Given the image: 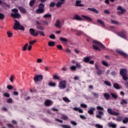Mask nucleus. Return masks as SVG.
Instances as JSON below:
<instances>
[{
  "label": "nucleus",
  "mask_w": 128,
  "mask_h": 128,
  "mask_svg": "<svg viewBox=\"0 0 128 128\" xmlns=\"http://www.w3.org/2000/svg\"><path fill=\"white\" fill-rule=\"evenodd\" d=\"M14 29L15 30H23L24 32V26H21L20 24V22L17 21L16 20H14Z\"/></svg>",
  "instance_id": "nucleus-1"
},
{
  "label": "nucleus",
  "mask_w": 128,
  "mask_h": 128,
  "mask_svg": "<svg viewBox=\"0 0 128 128\" xmlns=\"http://www.w3.org/2000/svg\"><path fill=\"white\" fill-rule=\"evenodd\" d=\"M12 12L11 14V16L14 18H20V15L18 14V10L16 8H13L12 10Z\"/></svg>",
  "instance_id": "nucleus-2"
},
{
  "label": "nucleus",
  "mask_w": 128,
  "mask_h": 128,
  "mask_svg": "<svg viewBox=\"0 0 128 128\" xmlns=\"http://www.w3.org/2000/svg\"><path fill=\"white\" fill-rule=\"evenodd\" d=\"M128 72V70L124 68L120 70V76H122L124 80L126 81L128 80V77L126 76V74Z\"/></svg>",
  "instance_id": "nucleus-3"
},
{
  "label": "nucleus",
  "mask_w": 128,
  "mask_h": 128,
  "mask_svg": "<svg viewBox=\"0 0 128 128\" xmlns=\"http://www.w3.org/2000/svg\"><path fill=\"white\" fill-rule=\"evenodd\" d=\"M97 110H100L98 111V114L96 115V118H102V116H104V114L102 111L100 110H104V108L100 106H98L96 107Z\"/></svg>",
  "instance_id": "nucleus-4"
},
{
  "label": "nucleus",
  "mask_w": 128,
  "mask_h": 128,
  "mask_svg": "<svg viewBox=\"0 0 128 128\" xmlns=\"http://www.w3.org/2000/svg\"><path fill=\"white\" fill-rule=\"evenodd\" d=\"M76 68H78L79 70L82 68V65L78 62H76V66H70V70L72 72H76Z\"/></svg>",
  "instance_id": "nucleus-5"
},
{
  "label": "nucleus",
  "mask_w": 128,
  "mask_h": 128,
  "mask_svg": "<svg viewBox=\"0 0 128 128\" xmlns=\"http://www.w3.org/2000/svg\"><path fill=\"white\" fill-rule=\"evenodd\" d=\"M58 86L60 90H64L66 88V82L65 80L60 81Z\"/></svg>",
  "instance_id": "nucleus-6"
},
{
  "label": "nucleus",
  "mask_w": 128,
  "mask_h": 128,
  "mask_svg": "<svg viewBox=\"0 0 128 128\" xmlns=\"http://www.w3.org/2000/svg\"><path fill=\"white\" fill-rule=\"evenodd\" d=\"M107 112L108 114H110L111 116H118L120 115L119 112H116L112 110V108L108 109Z\"/></svg>",
  "instance_id": "nucleus-7"
},
{
  "label": "nucleus",
  "mask_w": 128,
  "mask_h": 128,
  "mask_svg": "<svg viewBox=\"0 0 128 128\" xmlns=\"http://www.w3.org/2000/svg\"><path fill=\"white\" fill-rule=\"evenodd\" d=\"M117 10H120V11H118L117 12L119 16L120 14H124V12H126V10L124 8V9L122 8V7L120 6L117 8Z\"/></svg>",
  "instance_id": "nucleus-8"
},
{
  "label": "nucleus",
  "mask_w": 128,
  "mask_h": 128,
  "mask_svg": "<svg viewBox=\"0 0 128 128\" xmlns=\"http://www.w3.org/2000/svg\"><path fill=\"white\" fill-rule=\"evenodd\" d=\"M34 80V82H42L44 80V77L42 74L36 75Z\"/></svg>",
  "instance_id": "nucleus-9"
},
{
  "label": "nucleus",
  "mask_w": 128,
  "mask_h": 128,
  "mask_svg": "<svg viewBox=\"0 0 128 128\" xmlns=\"http://www.w3.org/2000/svg\"><path fill=\"white\" fill-rule=\"evenodd\" d=\"M126 31H122L121 32H119L117 33L118 36L124 38V40H126Z\"/></svg>",
  "instance_id": "nucleus-10"
},
{
  "label": "nucleus",
  "mask_w": 128,
  "mask_h": 128,
  "mask_svg": "<svg viewBox=\"0 0 128 128\" xmlns=\"http://www.w3.org/2000/svg\"><path fill=\"white\" fill-rule=\"evenodd\" d=\"M29 32L30 33V34L31 36H38V30H34V29L31 28L29 30Z\"/></svg>",
  "instance_id": "nucleus-11"
},
{
  "label": "nucleus",
  "mask_w": 128,
  "mask_h": 128,
  "mask_svg": "<svg viewBox=\"0 0 128 128\" xmlns=\"http://www.w3.org/2000/svg\"><path fill=\"white\" fill-rule=\"evenodd\" d=\"M93 44H96L99 48H102L103 50L106 48V46H104L102 44H101L100 42L96 40H93Z\"/></svg>",
  "instance_id": "nucleus-12"
},
{
  "label": "nucleus",
  "mask_w": 128,
  "mask_h": 128,
  "mask_svg": "<svg viewBox=\"0 0 128 128\" xmlns=\"http://www.w3.org/2000/svg\"><path fill=\"white\" fill-rule=\"evenodd\" d=\"M116 52L119 54H120L121 56H124V58H126L128 57V54H126V52L120 50L119 49L116 50Z\"/></svg>",
  "instance_id": "nucleus-13"
},
{
  "label": "nucleus",
  "mask_w": 128,
  "mask_h": 128,
  "mask_svg": "<svg viewBox=\"0 0 128 128\" xmlns=\"http://www.w3.org/2000/svg\"><path fill=\"white\" fill-rule=\"evenodd\" d=\"M2 8H4L5 10H8V8H10V4H7L6 2L2 3V1L0 0V6H2Z\"/></svg>",
  "instance_id": "nucleus-14"
},
{
  "label": "nucleus",
  "mask_w": 128,
  "mask_h": 128,
  "mask_svg": "<svg viewBox=\"0 0 128 128\" xmlns=\"http://www.w3.org/2000/svg\"><path fill=\"white\" fill-rule=\"evenodd\" d=\"M74 19L76 20H78V22H82L83 20L82 18L78 14H75L74 16Z\"/></svg>",
  "instance_id": "nucleus-15"
},
{
  "label": "nucleus",
  "mask_w": 128,
  "mask_h": 128,
  "mask_svg": "<svg viewBox=\"0 0 128 128\" xmlns=\"http://www.w3.org/2000/svg\"><path fill=\"white\" fill-rule=\"evenodd\" d=\"M82 20H85L86 22H92V20L88 16L82 15Z\"/></svg>",
  "instance_id": "nucleus-16"
},
{
  "label": "nucleus",
  "mask_w": 128,
  "mask_h": 128,
  "mask_svg": "<svg viewBox=\"0 0 128 128\" xmlns=\"http://www.w3.org/2000/svg\"><path fill=\"white\" fill-rule=\"evenodd\" d=\"M75 6L82 7L84 6V5L82 4L81 0H76Z\"/></svg>",
  "instance_id": "nucleus-17"
},
{
  "label": "nucleus",
  "mask_w": 128,
  "mask_h": 128,
  "mask_svg": "<svg viewBox=\"0 0 128 128\" xmlns=\"http://www.w3.org/2000/svg\"><path fill=\"white\" fill-rule=\"evenodd\" d=\"M44 104L46 106H50L52 104V102L50 100H46L44 102Z\"/></svg>",
  "instance_id": "nucleus-18"
},
{
  "label": "nucleus",
  "mask_w": 128,
  "mask_h": 128,
  "mask_svg": "<svg viewBox=\"0 0 128 128\" xmlns=\"http://www.w3.org/2000/svg\"><path fill=\"white\" fill-rule=\"evenodd\" d=\"M18 8L22 14H26V10L23 6H20L18 7Z\"/></svg>",
  "instance_id": "nucleus-19"
},
{
  "label": "nucleus",
  "mask_w": 128,
  "mask_h": 128,
  "mask_svg": "<svg viewBox=\"0 0 128 128\" xmlns=\"http://www.w3.org/2000/svg\"><path fill=\"white\" fill-rule=\"evenodd\" d=\"M55 26H56V28H62V24L60 23V20H56L55 24Z\"/></svg>",
  "instance_id": "nucleus-20"
},
{
  "label": "nucleus",
  "mask_w": 128,
  "mask_h": 128,
  "mask_svg": "<svg viewBox=\"0 0 128 128\" xmlns=\"http://www.w3.org/2000/svg\"><path fill=\"white\" fill-rule=\"evenodd\" d=\"M90 56H86L83 58V62H86V64H88L90 62Z\"/></svg>",
  "instance_id": "nucleus-21"
},
{
  "label": "nucleus",
  "mask_w": 128,
  "mask_h": 128,
  "mask_svg": "<svg viewBox=\"0 0 128 128\" xmlns=\"http://www.w3.org/2000/svg\"><path fill=\"white\" fill-rule=\"evenodd\" d=\"M44 9H41L38 8L36 10V13L38 14H44Z\"/></svg>",
  "instance_id": "nucleus-22"
},
{
  "label": "nucleus",
  "mask_w": 128,
  "mask_h": 128,
  "mask_svg": "<svg viewBox=\"0 0 128 128\" xmlns=\"http://www.w3.org/2000/svg\"><path fill=\"white\" fill-rule=\"evenodd\" d=\"M74 110H75V112H80V114L84 113V110L82 109H81L80 108L74 107Z\"/></svg>",
  "instance_id": "nucleus-23"
},
{
  "label": "nucleus",
  "mask_w": 128,
  "mask_h": 128,
  "mask_svg": "<svg viewBox=\"0 0 128 128\" xmlns=\"http://www.w3.org/2000/svg\"><path fill=\"white\" fill-rule=\"evenodd\" d=\"M95 110L96 109L94 108L91 107L90 108V110H88V114L92 116V114H94V112Z\"/></svg>",
  "instance_id": "nucleus-24"
},
{
  "label": "nucleus",
  "mask_w": 128,
  "mask_h": 128,
  "mask_svg": "<svg viewBox=\"0 0 128 128\" xmlns=\"http://www.w3.org/2000/svg\"><path fill=\"white\" fill-rule=\"evenodd\" d=\"M88 10H90V12H94V14H98V11L96 10V9L94 8H88Z\"/></svg>",
  "instance_id": "nucleus-25"
},
{
  "label": "nucleus",
  "mask_w": 128,
  "mask_h": 128,
  "mask_svg": "<svg viewBox=\"0 0 128 128\" xmlns=\"http://www.w3.org/2000/svg\"><path fill=\"white\" fill-rule=\"evenodd\" d=\"M97 22L101 24L103 28H104V26H106V24H104V22L102 20L100 19L97 20Z\"/></svg>",
  "instance_id": "nucleus-26"
},
{
  "label": "nucleus",
  "mask_w": 128,
  "mask_h": 128,
  "mask_svg": "<svg viewBox=\"0 0 128 128\" xmlns=\"http://www.w3.org/2000/svg\"><path fill=\"white\" fill-rule=\"evenodd\" d=\"M104 98H105L106 100H110V94H108V93H104Z\"/></svg>",
  "instance_id": "nucleus-27"
},
{
  "label": "nucleus",
  "mask_w": 128,
  "mask_h": 128,
  "mask_svg": "<svg viewBox=\"0 0 128 128\" xmlns=\"http://www.w3.org/2000/svg\"><path fill=\"white\" fill-rule=\"evenodd\" d=\"M120 104H121V106H124V104H128V102L124 99H122L121 100Z\"/></svg>",
  "instance_id": "nucleus-28"
},
{
  "label": "nucleus",
  "mask_w": 128,
  "mask_h": 128,
  "mask_svg": "<svg viewBox=\"0 0 128 128\" xmlns=\"http://www.w3.org/2000/svg\"><path fill=\"white\" fill-rule=\"evenodd\" d=\"M108 126L112 128H116V124H112V122H110L108 124Z\"/></svg>",
  "instance_id": "nucleus-29"
},
{
  "label": "nucleus",
  "mask_w": 128,
  "mask_h": 128,
  "mask_svg": "<svg viewBox=\"0 0 128 128\" xmlns=\"http://www.w3.org/2000/svg\"><path fill=\"white\" fill-rule=\"evenodd\" d=\"M44 18H52V14H45L44 16Z\"/></svg>",
  "instance_id": "nucleus-30"
},
{
  "label": "nucleus",
  "mask_w": 128,
  "mask_h": 128,
  "mask_svg": "<svg viewBox=\"0 0 128 128\" xmlns=\"http://www.w3.org/2000/svg\"><path fill=\"white\" fill-rule=\"evenodd\" d=\"M48 84L50 86H52L53 88H54V86H56V83L54 82H50Z\"/></svg>",
  "instance_id": "nucleus-31"
},
{
  "label": "nucleus",
  "mask_w": 128,
  "mask_h": 128,
  "mask_svg": "<svg viewBox=\"0 0 128 128\" xmlns=\"http://www.w3.org/2000/svg\"><path fill=\"white\" fill-rule=\"evenodd\" d=\"M34 4H36V0H30L29 3V6H31V7L33 6Z\"/></svg>",
  "instance_id": "nucleus-32"
},
{
  "label": "nucleus",
  "mask_w": 128,
  "mask_h": 128,
  "mask_svg": "<svg viewBox=\"0 0 128 128\" xmlns=\"http://www.w3.org/2000/svg\"><path fill=\"white\" fill-rule=\"evenodd\" d=\"M38 8H41L42 10H44V4L42 3H40L38 5Z\"/></svg>",
  "instance_id": "nucleus-33"
},
{
  "label": "nucleus",
  "mask_w": 128,
  "mask_h": 128,
  "mask_svg": "<svg viewBox=\"0 0 128 128\" xmlns=\"http://www.w3.org/2000/svg\"><path fill=\"white\" fill-rule=\"evenodd\" d=\"M48 46H54L56 43L54 42H49L48 43Z\"/></svg>",
  "instance_id": "nucleus-34"
},
{
  "label": "nucleus",
  "mask_w": 128,
  "mask_h": 128,
  "mask_svg": "<svg viewBox=\"0 0 128 128\" xmlns=\"http://www.w3.org/2000/svg\"><path fill=\"white\" fill-rule=\"evenodd\" d=\"M114 88H116V90H120V85L118 84V83H115L114 85H113Z\"/></svg>",
  "instance_id": "nucleus-35"
},
{
  "label": "nucleus",
  "mask_w": 128,
  "mask_h": 128,
  "mask_svg": "<svg viewBox=\"0 0 128 128\" xmlns=\"http://www.w3.org/2000/svg\"><path fill=\"white\" fill-rule=\"evenodd\" d=\"M60 42H68V39L62 38V37H60Z\"/></svg>",
  "instance_id": "nucleus-36"
},
{
  "label": "nucleus",
  "mask_w": 128,
  "mask_h": 128,
  "mask_svg": "<svg viewBox=\"0 0 128 128\" xmlns=\"http://www.w3.org/2000/svg\"><path fill=\"white\" fill-rule=\"evenodd\" d=\"M62 4H64V2H58L56 4V8H60Z\"/></svg>",
  "instance_id": "nucleus-37"
},
{
  "label": "nucleus",
  "mask_w": 128,
  "mask_h": 128,
  "mask_svg": "<svg viewBox=\"0 0 128 128\" xmlns=\"http://www.w3.org/2000/svg\"><path fill=\"white\" fill-rule=\"evenodd\" d=\"M37 34H40V36H45V34H44V32L42 31H38V30H37Z\"/></svg>",
  "instance_id": "nucleus-38"
},
{
  "label": "nucleus",
  "mask_w": 128,
  "mask_h": 128,
  "mask_svg": "<svg viewBox=\"0 0 128 128\" xmlns=\"http://www.w3.org/2000/svg\"><path fill=\"white\" fill-rule=\"evenodd\" d=\"M12 33L10 32V31H7V36L9 38H12Z\"/></svg>",
  "instance_id": "nucleus-39"
},
{
  "label": "nucleus",
  "mask_w": 128,
  "mask_h": 128,
  "mask_svg": "<svg viewBox=\"0 0 128 128\" xmlns=\"http://www.w3.org/2000/svg\"><path fill=\"white\" fill-rule=\"evenodd\" d=\"M36 28L37 30H44V27L41 26H36Z\"/></svg>",
  "instance_id": "nucleus-40"
},
{
  "label": "nucleus",
  "mask_w": 128,
  "mask_h": 128,
  "mask_svg": "<svg viewBox=\"0 0 128 128\" xmlns=\"http://www.w3.org/2000/svg\"><path fill=\"white\" fill-rule=\"evenodd\" d=\"M92 48L94 50H99V52H100V48H98V47L96 45H92Z\"/></svg>",
  "instance_id": "nucleus-41"
},
{
  "label": "nucleus",
  "mask_w": 128,
  "mask_h": 128,
  "mask_svg": "<svg viewBox=\"0 0 128 128\" xmlns=\"http://www.w3.org/2000/svg\"><path fill=\"white\" fill-rule=\"evenodd\" d=\"M104 84L108 86H112V84H110V82L108 81H104Z\"/></svg>",
  "instance_id": "nucleus-42"
},
{
  "label": "nucleus",
  "mask_w": 128,
  "mask_h": 128,
  "mask_svg": "<svg viewBox=\"0 0 128 128\" xmlns=\"http://www.w3.org/2000/svg\"><path fill=\"white\" fill-rule=\"evenodd\" d=\"M62 100L66 102H70V100H68V98H66V97L63 98Z\"/></svg>",
  "instance_id": "nucleus-43"
},
{
  "label": "nucleus",
  "mask_w": 128,
  "mask_h": 128,
  "mask_svg": "<svg viewBox=\"0 0 128 128\" xmlns=\"http://www.w3.org/2000/svg\"><path fill=\"white\" fill-rule=\"evenodd\" d=\"M62 120H68V116L66 115H62L61 117Z\"/></svg>",
  "instance_id": "nucleus-44"
},
{
  "label": "nucleus",
  "mask_w": 128,
  "mask_h": 128,
  "mask_svg": "<svg viewBox=\"0 0 128 128\" xmlns=\"http://www.w3.org/2000/svg\"><path fill=\"white\" fill-rule=\"evenodd\" d=\"M123 124H128V118L126 117L123 120H122Z\"/></svg>",
  "instance_id": "nucleus-45"
},
{
  "label": "nucleus",
  "mask_w": 128,
  "mask_h": 128,
  "mask_svg": "<svg viewBox=\"0 0 128 128\" xmlns=\"http://www.w3.org/2000/svg\"><path fill=\"white\" fill-rule=\"evenodd\" d=\"M110 94L113 98H114L115 100L118 98V95H116V94H114V93H110Z\"/></svg>",
  "instance_id": "nucleus-46"
},
{
  "label": "nucleus",
  "mask_w": 128,
  "mask_h": 128,
  "mask_svg": "<svg viewBox=\"0 0 128 128\" xmlns=\"http://www.w3.org/2000/svg\"><path fill=\"white\" fill-rule=\"evenodd\" d=\"M102 64H103L104 66H108V64L104 60L102 61Z\"/></svg>",
  "instance_id": "nucleus-47"
},
{
  "label": "nucleus",
  "mask_w": 128,
  "mask_h": 128,
  "mask_svg": "<svg viewBox=\"0 0 128 128\" xmlns=\"http://www.w3.org/2000/svg\"><path fill=\"white\" fill-rule=\"evenodd\" d=\"M28 44H26L24 46H23V50H22L24 52H25V50H26V48H28Z\"/></svg>",
  "instance_id": "nucleus-48"
},
{
  "label": "nucleus",
  "mask_w": 128,
  "mask_h": 128,
  "mask_svg": "<svg viewBox=\"0 0 128 128\" xmlns=\"http://www.w3.org/2000/svg\"><path fill=\"white\" fill-rule=\"evenodd\" d=\"M56 48L58 50H62V45L58 44L56 46Z\"/></svg>",
  "instance_id": "nucleus-49"
},
{
  "label": "nucleus",
  "mask_w": 128,
  "mask_h": 128,
  "mask_svg": "<svg viewBox=\"0 0 128 128\" xmlns=\"http://www.w3.org/2000/svg\"><path fill=\"white\" fill-rule=\"evenodd\" d=\"M5 16L2 13H0V20H4Z\"/></svg>",
  "instance_id": "nucleus-50"
},
{
  "label": "nucleus",
  "mask_w": 128,
  "mask_h": 128,
  "mask_svg": "<svg viewBox=\"0 0 128 128\" xmlns=\"http://www.w3.org/2000/svg\"><path fill=\"white\" fill-rule=\"evenodd\" d=\"M50 38H51L52 40H56V36L54 34H52L50 36Z\"/></svg>",
  "instance_id": "nucleus-51"
},
{
  "label": "nucleus",
  "mask_w": 128,
  "mask_h": 128,
  "mask_svg": "<svg viewBox=\"0 0 128 128\" xmlns=\"http://www.w3.org/2000/svg\"><path fill=\"white\" fill-rule=\"evenodd\" d=\"M80 106H81V108H88V106L84 104H80Z\"/></svg>",
  "instance_id": "nucleus-52"
},
{
  "label": "nucleus",
  "mask_w": 128,
  "mask_h": 128,
  "mask_svg": "<svg viewBox=\"0 0 128 128\" xmlns=\"http://www.w3.org/2000/svg\"><path fill=\"white\" fill-rule=\"evenodd\" d=\"M10 82H14V76L12 75L10 78Z\"/></svg>",
  "instance_id": "nucleus-53"
},
{
  "label": "nucleus",
  "mask_w": 128,
  "mask_h": 128,
  "mask_svg": "<svg viewBox=\"0 0 128 128\" xmlns=\"http://www.w3.org/2000/svg\"><path fill=\"white\" fill-rule=\"evenodd\" d=\"M92 94L96 98H98V94L97 93L92 92Z\"/></svg>",
  "instance_id": "nucleus-54"
},
{
  "label": "nucleus",
  "mask_w": 128,
  "mask_h": 128,
  "mask_svg": "<svg viewBox=\"0 0 128 128\" xmlns=\"http://www.w3.org/2000/svg\"><path fill=\"white\" fill-rule=\"evenodd\" d=\"M7 102H8V104H12V98H9L7 100Z\"/></svg>",
  "instance_id": "nucleus-55"
},
{
  "label": "nucleus",
  "mask_w": 128,
  "mask_h": 128,
  "mask_svg": "<svg viewBox=\"0 0 128 128\" xmlns=\"http://www.w3.org/2000/svg\"><path fill=\"white\" fill-rule=\"evenodd\" d=\"M95 126L96 128H104V126L100 124H96L95 125Z\"/></svg>",
  "instance_id": "nucleus-56"
},
{
  "label": "nucleus",
  "mask_w": 128,
  "mask_h": 128,
  "mask_svg": "<svg viewBox=\"0 0 128 128\" xmlns=\"http://www.w3.org/2000/svg\"><path fill=\"white\" fill-rule=\"evenodd\" d=\"M8 90H10L14 88V87L12 85H8L7 86Z\"/></svg>",
  "instance_id": "nucleus-57"
},
{
  "label": "nucleus",
  "mask_w": 128,
  "mask_h": 128,
  "mask_svg": "<svg viewBox=\"0 0 128 128\" xmlns=\"http://www.w3.org/2000/svg\"><path fill=\"white\" fill-rule=\"evenodd\" d=\"M53 78L54 80H60V76H58L56 75H54Z\"/></svg>",
  "instance_id": "nucleus-58"
},
{
  "label": "nucleus",
  "mask_w": 128,
  "mask_h": 128,
  "mask_svg": "<svg viewBox=\"0 0 128 128\" xmlns=\"http://www.w3.org/2000/svg\"><path fill=\"white\" fill-rule=\"evenodd\" d=\"M102 74V72L100 70H97V74L98 76H101Z\"/></svg>",
  "instance_id": "nucleus-59"
},
{
  "label": "nucleus",
  "mask_w": 128,
  "mask_h": 128,
  "mask_svg": "<svg viewBox=\"0 0 128 128\" xmlns=\"http://www.w3.org/2000/svg\"><path fill=\"white\" fill-rule=\"evenodd\" d=\"M54 6H56V3L54 2H52L50 4V6L51 8H54Z\"/></svg>",
  "instance_id": "nucleus-60"
},
{
  "label": "nucleus",
  "mask_w": 128,
  "mask_h": 128,
  "mask_svg": "<svg viewBox=\"0 0 128 128\" xmlns=\"http://www.w3.org/2000/svg\"><path fill=\"white\" fill-rule=\"evenodd\" d=\"M116 120L117 122H122V117L118 116V118H116Z\"/></svg>",
  "instance_id": "nucleus-61"
},
{
  "label": "nucleus",
  "mask_w": 128,
  "mask_h": 128,
  "mask_svg": "<svg viewBox=\"0 0 128 128\" xmlns=\"http://www.w3.org/2000/svg\"><path fill=\"white\" fill-rule=\"evenodd\" d=\"M4 96H5V98H10V94H8V93H4Z\"/></svg>",
  "instance_id": "nucleus-62"
},
{
  "label": "nucleus",
  "mask_w": 128,
  "mask_h": 128,
  "mask_svg": "<svg viewBox=\"0 0 128 128\" xmlns=\"http://www.w3.org/2000/svg\"><path fill=\"white\" fill-rule=\"evenodd\" d=\"M7 126H8V128H14V126L10 124H7Z\"/></svg>",
  "instance_id": "nucleus-63"
},
{
  "label": "nucleus",
  "mask_w": 128,
  "mask_h": 128,
  "mask_svg": "<svg viewBox=\"0 0 128 128\" xmlns=\"http://www.w3.org/2000/svg\"><path fill=\"white\" fill-rule=\"evenodd\" d=\"M50 70V66H45V70L46 72H48V70Z\"/></svg>",
  "instance_id": "nucleus-64"
}]
</instances>
